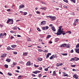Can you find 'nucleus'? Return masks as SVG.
Segmentation results:
<instances>
[{
    "instance_id": "f257e3e1",
    "label": "nucleus",
    "mask_w": 79,
    "mask_h": 79,
    "mask_svg": "<svg viewBox=\"0 0 79 79\" xmlns=\"http://www.w3.org/2000/svg\"><path fill=\"white\" fill-rule=\"evenodd\" d=\"M65 32L63 31H61L60 32H58V33L57 32V33H55V34H56L57 35H61V34H62L63 35H65Z\"/></svg>"
},
{
    "instance_id": "f03ea898",
    "label": "nucleus",
    "mask_w": 79,
    "mask_h": 79,
    "mask_svg": "<svg viewBox=\"0 0 79 79\" xmlns=\"http://www.w3.org/2000/svg\"><path fill=\"white\" fill-rule=\"evenodd\" d=\"M7 23H9L10 24H13V19H9L7 20L6 22Z\"/></svg>"
},
{
    "instance_id": "7ed1b4c3",
    "label": "nucleus",
    "mask_w": 79,
    "mask_h": 79,
    "mask_svg": "<svg viewBox=\"0 0 79 79\" xmlns=\"http://www.w3.org/2000/svg\"><path fill=\"white\" fill-rule=\"evenodd\" d=\"M62 27V26H60L59 27V29L58 30V32H58V33L60 32V31H61V28Z\"/></svg>"
},
{
    "instance_id": "20e7f679",
    "label": "nucleus",
    "mask_w": 79,
    "mask_h": 79,
    "mask_svg": "<svg viewBox=\"0 0 79 79\" xmlns=\"http://www.w3.org/2000/svg\"><path fill=\"white\" fill-rule=\"evenodd\" d=\"M24 6L23 5H20L19 9L20 10L21 8H24Z\"/></svg>"
},
{
    "instance_id": "39448f33",
    "label": "nucleus",
    "mask_w": 79,
    "mask_h": 79,
    "mask_svg": "<svg viewBox=\"0 0 79 79\" xmlns=\"http://www.w3.org/2000/svg\"><path fill=\"white\" fill-rule=\"evenodd\" d=\"M51 29L54 32H55L56 31V29H55V28L54 27H51Z\"/></svg>"
},
{
    "instance_id": "423d86ee",
    "label": "nucleus",
    "mask_w": 79,
    "mask_h": 79,
    "mask_svg": "<svg viewBox=\"0 0 79 79\" xmlns=\"http://www.w3.org/2000/svg\"><path fill=\"white\" fill-rule=\"evenodd\" d=\"M66 45V44H62L61 45H60L61 47H65Z\"/></svg>"
},
{
    "instance_id": "0eeeda50",
    "label": "nucleus",
    "mask_w": 79,
    "mask_h": 79,
    "mask_svg": "<svg viewBox=\"0 0 79 79\" xmlns=\"http://www.w3.org/2000/svg\"><path fill=\"white\" fill-rule=\"evenodd\" d=\"M73 77L76 78V79H77L78 77V76L77 74L74 75L73 76Z\"/></svg>"
},
{
    "instance_id": "6e6552de",
    "label": "nucleus",
    "mask_w": 79,
    "mask_h": 79,
    "mask_svg": "<svg viewBox=\"0 0 79 79\" xmlns=\"http://www.w3.org/2000/svg\"><path fill=\"white\" fill-rule=\"evenodd\" d=\"M74 61H78V60H79V58H77V57H75L74 58Z\"/></svg>"
},
{
    "instance_id": "1a4fd4ad",
    "label": "nucleus",
    "mask_w": 79,
    "mask_h": 79,
    "mask_svg": "<svg viewBox=\"0 0 79 79\" xmlns=\"http://www.w3.org/2000/svg\"><path fill=\"white\" fill-rule=\"evenodd\" d=\"M26 65H27V66H30V65H31V62L29 61L27 62L26 64Z\"/></svg>"
},
{
    "instance_id": "9d476101",
    "label": "nucleus",
    "mask_w": 79,
    "mask_h": 79,
    "mask_svg": "<svg viewBox=\"0 0 79 79\" xmlns=\"http://www.w3.org/2000/svg\"><path fill=\"white\" fill-rule=\"evenodd\" d=\"M6 55H7V54H4L2 55H1V57H5V56H6Z\"/></svg>"
},
{
    "instance_id": "9b49d317",
    "label": "nucleus",
    "mask_w": 79,
    "mask_h": 79,
    "mask_svg": "<svg viewBox=\"0 0 79 79\" xmlns=\"http://www.w3.org/2000/svg\"><path fill=\"white\" fill-rule=\"evenodd\" d=\"M52 20H55V19H56V17L55 16L52 17H52H51V19Z\"/></svg>"
},
{
    "instance_id": "f8f14e48",
    "label": "nucleus",
    "mask_w": 79,
    "mask_h": 79,
    "mask_svg": "<svg viewBox=\"0 0 79 79\" xmlns=\"http://www.w3.org/2000/svg\"><path fill=\"white\" fill-rule=\"evenodd\" d=\"M51 55V53H48L47 55L46 58H48L49 57V56Z\"/></svg>"
},
{
    "instance_id": "ddd939ff",
    "label": "nucleus",
    "mask_w": 79,
    "mask_h": 79,
    "mask_svg": "<svg viewBox=\"0 0 79 79\" xmlns=\"http://www.w3.org/2000/svg\"><path fill=\"white\" fill-rule=\"evenodd\" d=\"M56 75V72L54 71L53 72V74H52V76H55Z\"/></svg>"
},
{
    "instance_id": "4468645a",
    "label": "nucleus",
    "mask_w": 79,
    "mask_h": 79,
    "mask_svg": "<svg viewBox=\"0 0 79 79\" xmlns=\"http://www.w3.org/2000/svg\"><path fill=\"white\" fill-rule=\"evenodd\" d=\"M37 61H42V58H38L37 59Z\"/></svg>"
},
{
    "instance_id": "2eb2a0df",
    "label": "nucleus",
    "mask_w": 79,
    "mask_h": 79,
    "mask_svg": "<svg viewBox=\"0 0 79 79\" xmlns=\"http://www.w3.org/2000/svg\"><path fill=\"white\" fill-rule=\"evenodd\" d=\"M6 61H7V62H8L9 63V62H10V61H11V59H7L6 60Z\"/></svg>"
},
{
    "instance_id": "dca6fc26",
    "label": "nucleus",
    "mask_w": 79,
    "mask_h": 79,
    "mask_svg": "<svg viewBox=\"0 0 79 79\" xmlns=\"http://www.w3.org/2000/svg\"><path fill=\"white\" fill-rule=\"evenodd\" d=\"M27 41H28V42H31V39L29 37H28Z\"/></svg>"
},
{
    "instance_id": "f3484780",
    "label": "nucleus",
    "mask_w": 79,
    "mask_h": 79,
    "mask_svg": "<svg viewBox=\"0 0 79 79\" xmlns=\"http://www.w3.org/2000/svg\"><path fill=\"white\" fill-rule=\"evenodd\" d=\"M79 21V19H75L74 20V22L75 23H77V22Z\"/></svg>"
},
{
    "instance_id": "a211bd4d",
    "label": "nucleus",
    "mask_w": 79,
    "mask_h": 79,
    "mask_svg": "<svg viewBox=\"0 0 79 79\" xmlns=\"http://www.w3.org/2000/svg\"><path fill=\"white\" fill-rule=\"evenodd\" d=\"M59 40V39L58 38H56V39H55V42H58Z\"/></svg>"
},
{
    "instance_id": "6ab92c4d",
    "label": "nucleus",
    "mask_w": 79,
    "mask_h": 79,
    "mask_svg": "<svg viewBox=\"0 0 79 79\" xmlns=\"http://www.w3.org/2000/svg\"><path fill=\"white\" fill-rule=\"evenodd\" d=\"M17 47V45H12L11 46V47H12V48H15V47Z\"/></svg>"
},
{
    "instance_id": "aec40b11",
    "label": "nucleus",
    "mask_w": 79,
    "mask_h": 79,
    "mask_svg": "<svg viewBox=\"0 0 79 79\" xmlns=\"http://www.w3.org/2000/svg\"><path fill=\"white\" fill-rule=\"evenodd\" d=\"M27 52H24L23 54V55L25 56H27Z\"/></svg>"
},
{
    "instance_id": "412c9836",
    "label": "nucleus",
    "mask_w": 79,
    "mask_h": 79,
    "mask_svg": "<svg viewBox=\"0 0 79 79\" xmlns=\"http://www.w3.org/2000/svg\"><path fill=\"white\" fill-rule=\"evenodd\" d=\"M14 30H16L18 29V27H16V26H15V27H13V28Z\"/></svg>"
},
{
    "instance_id": "4be33fe9",
    "label": "nucleus",
    "mask_w": 79,
    "mask_h": 79,
    "mask_svg": "<svg viewBox=\"0 0 79 79\" xmlns=\"http://www.w3.org/2000/svg\"><path fill=\"white\" fill-rule=\"evenodd\" d=\"M66 47L67 48H70V44H67L66 45Z\"/></svg>"
},
{
    "instance_id": "5701e85b",
    "label": "nucleus",
    "mask_w": 79,
    "mask_h": 79,
    "mask_svg": "<svg viewBox=\"0 0 79 79\" xmlns=\"http://www.w3.org/2000/svg\"><path fill=\"white\" fill-rule=\"evenodd\" d=\"M16 63L15 62H14L13 64L11 65V66H12V67H14L15 66V65H16Z\"/></svg>"
},
{
    "instance_id": "b1692460",
    "label": "nucleus",
    "mask_w": 79,
    "mask_h": 79,
    "mask_svg": "<svg viewBox=\"0 0 79 79\" xmlns=\"http://www.w3.org/2000/svg\"><path fill=\"white\" fill-rule=\"evenodd\" d=\"M61 55H62L64 56H66L68 55V54L67 53H61Z\"/></svg>"
},
{
    "instance_id": "393cba45",
    "label": "nucleus",
    "mask_w": 79,
    "mask_h": 79,
    "mask_svg": "<svg viewBox=\"0 0 79 79\" xmlns=\"http://www.w3.org/2000/svg\"><path fill=\"white\" fill-rule=\"evenodd\" d=\"M52 37V36H51V35H48L47 37V39H48L50 38V37Z\"/></svg>"
},
{
    "instance_id": "a878e982",
    "label": "nucleus",
    "mask_w": 79,
    "mask_h": 79,
    "mask_svg": "<svg viewBox=\"0 0 79 79\" xmlns=\"http://www.w3.org/2000/svg\"><path fill=\"white\" fill-rule=\"evenodd\" d=\"M76 48H79V44H77V45L76 46Z\"/></svg>"
},
{
    "instance_id": "bb28decb",
    "label": "nucleus",
    "mask_w": 79,
    "mask_h": 79,
    "mask_svg": "<svg viewBox=\"0 0 79 79\" xmlns=\"http://www.w3.org/2000/svg\"><path fill=\"white\" fill-rule=\"evenodd\" d=\"M38 73V72H37V71H35V72H33V73H34V74H37V73Z\"/></svg>"
},
{
    "instance_id": "cd10ccee",
    "label": "nucleus",
    "mask_w": 79,
    "mask_h": 79,
    "mask_svg": "<svg viewBox=\"0 0 79 79\" xmlns=\"http://www.w3.org/2000/svg\"><path fill=\"white\" fill-rule=\"evenodd\" d=\"M54 58L53 57V56H51V57L49 59L50 60H52V59H53Z\"/></svg>"
},
{
    "instance_id": "c85d7f7f",
    "label": "nucleus",
    "mask_w": 79,
    "mask_h": 79,
    "mask_svg": "<svg viewBox=\"0 0 79 79\" xmlns=\"http://www.w3.org/2000/svg\"><path fill=\"white\" fill-rule=\"evenodd\" d=\"M46 17L47 18H50L51 19H52V16H47Z\"/></svg>"
},
{
    "instance_id": "c756f323",
    "label": "nucleus",
    "mask_w": 79,
    "mask_h": 79,
    "mask_svg": "<svg viewBox=\"0 0 79 79\" xmlns=\"http://www.w3.org/2000/svg\"><path fill=\"white\" fill-rule=\"evenodd\" d=\"M76 67V65H71V67H72L73 68H74Z\"/></svg>"
},
{
    "instance_id": "7c9ffc66",
    "label": "nucleus",
    "mask_w": 79,
    "mask_h": 79,
    "mask_svg": "<svg viewBox=\"0 0 79 79\" xmlns=\"http://www.w3.org/2000/svg\"><path fill=\"white\" fill-rule=\"evenodd\" d=\"M71 2H73V3H75L76 0H70Z\"/></svg>"
},
{
    "instance_id": "2f4dec72",
    "label": "nucleus",
    "mask_w": 79,
    "mask_h": 79,
    "mask_svg": "<svg viewBox=\"0 0 79 79\" xmlns=\"http://www.w3.org/2000/svg\"><path fill=\"white\" fill-rule=\"evenodd\" d=\"M5 68H8V65L7 64H5Z\"/></svg>"
},
{
    "instance_id": "473e14b6",
    "label": "nucleus",
    "mask_w": 79,
    "mask_h": 79,
    "mask_svg": "<svg viewBox=\"0 0 79 79\" xmlns=\"http://www.w3.org/2000/svg\"><path fill=\"white\" fill-rule=\"evenodd\" d=\"M8 76H12V74H11V73H8Z\"/></svg>"
},
{
    "instance_id": "72a5a7b5",
    "label": "nucleus",
    "mask_w": 79,
    "mask_h": 79,
    "mask_svg": "<svg viewBox=\"0 0 79 79\" xmlns=\"http://www.w3.org/2000/svg\"><path fill=\"white\" fill-rule=\"evenodd\" d=\"M41 24H45V21H42L41 23Z\"/></svg>"
},
{
    "instance_id": "f704fd0d",
    "label": "nucleus",
    "mask_w": 79,
    "mask_h": 79,
    "mask_svg": "<svg viewBox=\"0 0 79 79\" xmlns=\"http://www.w3.org/2000/svg\"><path fill=\"white\" fill-rule=\"evenodd\" d=\"M71 61H74V58H72L70 60Z\"/></svg>"
},
{
    "instance_id": "c9c22d12",
    "label": "nucleus",
    "mask_w": 79,
    "mask_h": 79,
    "mask_svg": "<svg viewBox=\"0 0 79 79\" xmlns=\"http://www.w3.org/2000/svg\"><path fill=\"white\" fill-rule=\"evenodd\" d=\"M48 68H46V69H44V71H48Z\"/></svg>"
},
{
    "instance_id": "e433bc0d",
    "label": "nucleus",
    "mask_w": 79,
    "mask_h": 79,
    "mask_svg": "<svg viewBox=\"0 0 79 79\" xmlns=\"http://www.w3.org/2000/svg\"><path fill=\"white\" fill-rule=\"evenodd\" d=\"M37 30H38V31H40H40H41V30H40V28H37Z\"/></svg>"
},
{
    "instance_id": "4c0bfd02",
    "label": "nucleus",
    "mask_w": 79,
    "mask_h": 79,
    "mask_svg": "<svg viewBox=\"0 0 79 79\" xmlns=\"http://www.w3.org/2000/svg\"><path fill=\"white\" fill-rule=\"evenodd\" d=\"M34 66L35 67H36V68H37V67H39V65H36L35 64L34 65Z\"/></svg>"
},
{
    "instance_id": "58836bf2",
    "label": "nucleus",
    "mask_w": 79,
    "mask_h": 79,
    "mask_svg": "<svg viewBox=\"0 0 79 79\" xmlns=\"http://www.w3.org/2000/svg\"><path fill=\"white\" fill-rule=\"evenodd\" d=\"M49 28V27L48 26H46L45 27V29H48Z\"/></svg>"
},
{
    "instance_id": "ea45409f",
    "label": "nucleus",
    "mask_w": 79,
    "mask_h": 79,
    "mask_svg": "<svg viewBox=\"0 0 79 79\" xmlns=\"http://www.w3.org/2000/svg\"><path fill=\"white\" fill-rule=\"evenodd\" d=\"M52 56H53V58H56V56L55 55H53Z\"/></svg>"
},
{
    "instance_id": "a19ab883",
    "label": "nucleus",
    "mask_w": 79,
    "mask_h": 79,
    "mask_svg": "<svg viewBox=\"0 0 79 79\" xmlns=\"http://www.w3.org/2000/svg\"><path fill=\"white\" fill-rule=\"evenodd\" d=\"M10 46H8V48H7V49H8V50H10Z\"/></svg>"
},
{
    "instance_id": "79ce46f5",
    "label": "nucleus",
    "mask_w": 79,
    "mask_h": 79,
    "mask_svg": "<svg viewBox=\"0 0 79 79\" xmlns=\"http://www.w3.org/2000/svg\"><path fill=\"white\" fill-rule=\"evenodd\" d=\"M63 0L64 2H66V3H68V0Z\"/></svg>"
},
{
    "instance_id": "37998d69",
    "label": "nucleus",
    "mask_w": 79,
    "mask_h": 79,
    "mask_svg": "<svg viewBox=\"0 0 79 79\" xmlns=\"http://www.w3.org/2000/svg\"><path fill=\"white\" fill-rule=\"evenodd\" d=\"M66 33H69V34H71V32L70 31H69L68 32H67Z\"/></svg>"
},
{
    "instance_id": "c03bdc74",
    "label": "nucleus",
    "mask_w": 79,
    "mask_h": 79,
    "mask_svg": "<svg viewBox=\"0 0 79 79\" xmlns=\"http://www.w3.org/2000/svg\"><path fill=\"white\" fill-rule=\"evenodd\" d=\"M41 2L42 3V4H44V5L46 4V3L44 2Z\"/></svg>"
},
{
    "instance_id": "a18cd8bd",
    "label": "nucleus",
    "mask_w": 79,
    "mask_h": 79,
    "mask_svg": "<svg viewBox=\"0 0 79 79\" xmlns=\"http://www.w3.org/2000/svg\"><path fill=\"white\" fill-rule=\"evenodd\" d=\"M27 14V12H24V14H23V15H26Z\"/></svg>"
},
{
    "instance_id": "49530a36",
    "label": "nucleus",
    "mask_w": 79,
    "mask_h": 79,
    "mask_svg": "<svg viewBox=\"0 0 79 79\" xmlns=\"http://www.w3.org/2000/svg\"><path fill=\"white\" fill-rule=\"evenodd\" d=\"M36 13L37 14H40V12L39 11H36Z\"/></svg>"
},
{
    "instance_id": "de8ad7c7",
    "label": "nucleus",
    "mask_w": 79,
    "mask_h": 79,
    "mask_svg": "<svg viewBox=\"0 0 79 79\" xmlns=\"http://www.w3.org/2000/svg\"><path fill=\"white\" fill-rule=\"evenodd\" d=\"M38 52H42V50H41L40 49H38Z\"/></svg>"
},
{
    "instance_id": "09e8293b",
    "label": "nucleus",
    "mask_w": 79,
    "mask_h": 79,
    "mask_svg": "<svg viewBox=\"0 0 79 79\" xmlns=\"http://www.w3.org/2000/svg\"><path fill=\"white\" fill-rule=\"evenodd\" d=\"M59 64V66H62L63 65V64L61 63L60 64Z\"/></svg>"
},
{
    "instance_id": "8fccbe9b",
    "label": "nucleus",
    "mask_w": 79,
    "mask_h": 79,
    "mask_svg": "<svg viewBox=\"0 0 79 79\" xmlns=\"http://www.w3.org/2000/svg\"><path fill=\"white\" fill-rule=\"evenodd\" d=\"M42 29H43V30H45V27H42Z\"/></svg>"
},
{
    "instance_id": "3c124183",
    "label": "nucleus",
    "mask_w": 79,
    "mask_h": 79,
    "mask_svg": "<svg viewBox=\"0 0 79 79\" xmlns=\"http://www.w3.org/2000/svg\"><path fill=\"white\" fill-rule=\"evenodd\" d=\"M68 76V74L63 75V76Z\"/></svg>"
},
{
    "instance_id": "603ef678",
    "label": "nucleus",
    "mask_w": 79,
    "mask_h": 79,
    "mask_svg": "<svg viewBox=\"0 0 79 79\" xmlns=\"http://www.w3.org/2000/svg\"><path fill=\"white\" fill-rule=\"evenodd\" d=\"M39 69L40 70H42V68L41 67H39Z\"/></svg>"
},
{
    "instance_id": "864d4df0",
    "label": "nucleus",
    "mask_w": 79,
    "mask_h": 79,
    "mask_svg": "<svg viewBox=\"0 0 79 79\" xmlns=\"http://www.w3.org/2000/svg\"><path fill=\"white\" fill-rule=\"evenodd\" d=\"M4 35H5V36H6V33H4L3 34V36H4Z\"/></svg>"
},
{
    "instance_id": "5fc2aeb1",
    "label": "nucleus",
    "mask_w": 79,
    "mask_h": 79,
    "mask_svg": "<svg viewBox=\"0 0 79 79\" xmlns=\"http://www.w3.org/2000/svg\"><path fill=\"white\" fill-rule=\"evenodd\" d=\"M7 11H11V10L10 9H8L7 10Z\"/></svg>"
},
{
    "instance_id": "6e6d98bb",
    "label": "nucleus",
    "mask_w": 79,
    "mask_h": 79,
    "mask_svg": "<svg viewBox=\"0 0 79 79\" xmlns=\"http://www.w3.org/2000/svg\"><path fill=\"white\" fill-rule=\"evenodd\" d=\"M41 76H42V75H41V74H39L38 75V77H41Z\"/></svg>"
},
{
    "instance_id": "4d7b16f0",
    "label": "nucleus",
    "mask_w": 79,
    "mask_h": 79,
    "mask_svg": "<svg viewBox=\"0 0 79 79\" xmlns=\"http://www.w3.org/2000/svg\"><path fill=\"white\" fill-rule=\"evenodd\" d=\"M17 52H14V54H15V55H16V54H17Z\"/></svg>"
},
{
    "instance_id": "13d9d810",
    "label": "nucleus",
    "mask_w": 79,
    "mask_h": 79,
    "mask_svg": "<svg viewBox=\"0 0 79 79\" xmlns=\"http://www.w3.org/2000/svg\"><path fill=\"white\" fill-rule=\"evenodd\" d=\"M44 52H45V53H47V52H48V51L47 50H44Z\"/></svg>"
},
{
    "instance_id": "bf43d9fd",
    "label": "nucleus",
    "mask_w": 79,
    "mask_h": 79,
    "mask_svg": "<svg viewBox=\"0 0 79 79\" xmlns=\"http://www.w3.org/2000/svg\"><path fill=\"white\" fill-rule=\"evenodd\" d=\"M0 35L1 37L2 36H3V33H1L0 34Z\"/></svg>"
},
{
    "instance_id": "052dcab7",
    "label": "nucleus",
    "mask_w": 79,
    "mask_h": 79,
    "mask_svg": "<svg viewBox=\"0 0 79 79\" xmlns=\"http://www.w3.org/2000/svg\"><path fill=\"white\" fill-rule=\"evenodd\" d=\"M32 76H33V77H35V76H36L34 74H32Z\"/></svg>"
},
{
    "instance_id": "680f3d73",
    "label": "nucleus",
    "mask_w": 79,
    "mask_h": 79,
    "mask_svg": "<svg viewBox=\"0 0 79 79\" xmlns=\"http://www.w3.org/2000/svg\"><path fill=\"white\" fill-rule=\"evenodd\" d=\"M17 68L18 69H20V67L18 66V67H17Z\"/></svg>"
},
{
    "instance_id": "e2e57ef3",
    "label": "nucleus",
    "mask_w": 79,
    "mask_h": 79,
    "mask_svg": "<svg viewBox=\"0 0 79 79\" xmlns=\"http://www.w3.org/2000/svg\"><path fill=\"white\" fill-rule=\"evenodd\" d=\"M17 36L18 37H21V35H17Z\"/></svg>"
},
{
    "instance_id": "0e129e2a",
    "label": "nucleus",
    "mask_w": 79,
    "mask_h": 79,
    "mask_svg": "<svg viewBox=\"0 0 79 79\" xmlns=\"http://www.w3.org/2000/svg\"><path fill=\"white\" fill-rule=\"evenodd\" d=\"M73 71H76V70L75 69H73Z\"/></svg>"
},
{
    "instance_id": "69168bd1",
    "label": "nucleus",
    "mask_w": 79,
    "mask_h": 79,
    "mask_svg": "<svg viewBox=\"0 0 79 79\" xmlns=\"http://www.w3.org/2000/svg\"><path fill=\"white\" fill-rule=\"evenodd\" d=\"M39 40L40 41V42H42V40H41V39H39Z\"/></svg>"
},
{
    "instance_id": "338daca9",
    "label": "nucleus",
    "mask_w": 79,
    "mask_h": 79,
    "mask_svg": "<svg viewBox=\"0 0 79 79\" xmlns=\"http://www.w3.org/2000/svg\"><path fill=\"white\" fill-rule=\"evenodd\" d=\"M73 52H74V51H73V50H72L71 51V53H73Z\"/></svg>"
},
{
    "instance_id": "774afa93",
    "label": "nucleus",
    "mask_w": 79,
    "mask_h": 79,
    "mask_svg": "<svg viewBox=\"0 0 79 79\" xmlns=\"http://www.w3.org/2000/svg\"><path fill=\"white\" fill-rule=\"evenodd\" d=\"M59 66H60V64H56V66L58 67Z\"/></svg>"
}]
</instances>
